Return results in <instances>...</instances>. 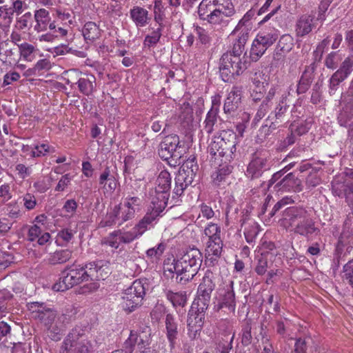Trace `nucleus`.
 I'll use <instances>...</instances> for the list:
<instances>
[{
  "mask_svg": "<svg viewBox=\"0 0 353 353\" xmlns=\"http://www.w3.org/2000/svg\"><path fill=\"white\" fill-rule=\"evenodd\" d=\"M70 318L65 314L59 316L52 324L46 326L48 329V336L53 341L61 339L65 325L69 323Z\"/></svg>",
  "mask_w": 353,
  "mask_h": 353,
  "instance_id": "a211bd4d",
  "label": "nucleus"
},
{
  "mask_svg": "<svg viewBox=\"0 0 353 353\" xmlns=\"http://www.w3.org/2000/svg\"><path fill=\"white\" fill-rule=\"evenodd\" d=\"M342 194L338 192H332L335 196L339 197L345 198V202L347 205L353 210V188H345L342 191Z\"/></svg>",
  "mask_w": 353,
  "mask_h": 353,
  "instance_id": "052dcab7",
  "label": "nucleus"
},
{
  "mask_svg": "<svg viewBox=\"0 0 353 353\" xmlns=\"http://www.w3.org/2000/svg\"><path fill=\"white\" fill-rule=\"evenodd\" d=\"M221 228L216 224L210 223L204 230V234L208 237V240L214 239V237H221Z\"/></svg>",
  "mask_w": 353,
  "mask_h": 353,
  "instance_id": "4d7b16f0",
  "label": "nucleus"
},
{
  "mask_svg": "<svg viewBox=\"0 0 353 353\" xmlns=\"http://www.w3.org/2000/svg\"><path fill=\"white\" fill-rule=\"evenodd\" d=\"M312 342L310 337L299 338L294 344V353H307V350Z\"/></svg>",
  "mask_w": 353,
  "mask_h": 353,
  "instance_id": "3c124183",
  "label": "nucleus"
},
{
  "mask_svg": "<svg viewBox=\"0 0 353 353\" xmlns=\"http://www.w3.org/2000/svg\"><path fill=\"white\" fill-rule=\"evenodd\" d=\"M293 203V200L290 197H283L282 199L279 201L273 207L271 212H270L269 215L270 217L274 216L279 211L281 210H283V213L284 212V210L288 208L287 205L291 204Z\"/></svg>",
  "mask_w": 353,
  "mask_h": 353,
  "instance_id": "864d4df0",
  "label": "nucleus"
},
{
  "mask_svg": "<svg viewBox=\"0 0 353 353\" xmlns=\"http://www.w3.org/2000/svg\"><path fill=\"white\" fill-rule=\"evenodd\" d=\"M342 100L345 106L339 117V121L341 126H346L347 121L353 117V86H350L347 92L342 96Z\"/></svg>",
  "mask_w": 353,
  "mask_h": 353,
  "instance_id": "f3484780",
  "label": "nucleus"
},
{
  "mask_svg": "<svg viewBox=\"0 0 353 353\" xmlns=\"http://www.w3.org/2000/svg\"><path fill=\"white\" fill-rule=\"evenodd\" d=\"M121 204L116 205L110 212L108 213L104 219L101 221L99 226L101 228L109 227L115 225L117 221L121 219Z\"/></svg>",
  "mask_w": 353,
  "mask_h": 353,
  "instance_id": "72a5a7b5",
  "label": "nucleus"
},
{
  "mask_svg": "<svg viewBox=\"0 0 353 353\" xmlns=\"http://www.w3.org/2000/svg\"><path fill=\"white\" fill-rule=\"evenodd\" d=\"M166 297L172 302L174 307H184L187 302L185 292H173L172 291H168Z\"/></svg>",
  "mask_w": 353,
  "mask_h": 353,
  "instance_id": "a18cd8bd",
  "label": "nucleus"
},
{
  "mask_svg": "<svg viewBox=\"0 0 353 353\" xmlns=\"http://www.w3.org/2000/svg\"><path fill=\"white\" fill-rule=\"evenodd\" d=\"M85 278L88 281L104 280L110 274L108 262L99 261L83 265Z\"/></svg>",
  "mask_w": 353,
  "mask_h": 353,
  "instance_id": "2eb2a0df",
  "label": "nucleus"
},
{
  "mask_svg": "<svg viewBox=\"0 0 353 353\" xmlns=\"http://www.w3.org/2000/svg\"><path fill=\"white\" fill-rule=\"evenodd\" d=\"M171 181L172 179L170 174L167 170H163L157 176L155 189L159 191L164 192L166 190L170 192Z\"/></svg>",
  "mask_w": 353,
  "mask_h": 353,
  "instance_id": "e433bc0d",
  "label": "nucleus"
},
{
  "mask_svg": "<svg viewBox=\"0 0 353 353\" xmlns=\"http://www.w3.org/2000/svg\"><path fill=\"white\" fill-rule=\"evenodd\" d=\"M353 71V57H348L341 63L339 69L329 80V94L334 95L341 83L344 81Z\"/></svg>",
  "mask_w": 353,
  "mask_h": 353,
  "instance_id": "f8f14e48",
  "label": "nucleus"
},
{
  "mask_svg": "<svg viewBox=\"0 0 353 353\" xmlns=\"http://www.w3.org/2000/svg\"><path fill=\"white\" fill-rule=\"evenodd\" d=\"M294 46V39L290 34L282 35L279 42L277 43L276 47H278V51L284 52V53H288Z\"/></svg>",
  "mask_w": 353,
  "mask_h": 353,
  "instance_id": "49530a36",
  "label": "nucleus"
},
{
  "mask_svg": "<svg viewBox=\"0 0 353 353\" xmlns=\"http://www.w3.org/2000/svg\"><path fill=\"white\" fill-rule=\"evenodd\" d=\"M20 53L25 59L28 57L34 51V47L28 43H21L19 46Z\"/></svg>",
  "mask_w": 353,
  "mask_h": 353,
  "instance_id": "774afa93",
  "label": "nucleus"
},
{
  "mask_svg": "<svg viewBox=\"0 0 353 353\" xmlns=\"http://www.w3.org/2000/svg\"><path fill=\"white\" fill-rule=\"evenodd\" d=\"M295 109V105L291 106L288 103V97L285 94H282L279 103L276 105L274 114V121L272 122L269 127L268 125L262 126L261 130L265 132L268 131V134L270 129H276L280 126L284 125L286 123L290 122L293 119V112Z\"/></svg>",
  "mask_w": 353,
  "mask_h": 353,
  "instance_id": "1a4fd4ad",
  "label": "nucleus"
},
{
  "mask_svg": "<svg viewBox=\"0 0 353 353\" xmlns=\"http://www.w3.org/2000/svg\"><path fill=\"white\" fill-rule=\"evenodd\" d=\"M50 146L47 144L42 143L41 145H37L34 147L32 150V157H39L41 156H44L46 153L49 152Z\"/></svg>",
  "mask_w": 353,
  "mask_h": 353,
  "instance_id": "338daca9",
  "label": "nucleus"
},
{
  "mask_svg": "<svg viewBox=\"0 0 353 353\" xmlns=\"http://www.w3.org/2000/svg\"><path fill=\"white\" fill-rule=\"evenodd\" d=\"M216 9L222 11L230 12L231 14H235V9L231 0H212Z\"/></svg>",
  "mask_w": 353,
  "mask_h": 353,
  "instance_id": "5fc2aeb1",
  "label": "nucleus"
},
{
  "mask_svg": "<svg viewBox=\"0 0 353 353\" xmlns=\"http://www.w3.org/2000/svg\"><path fill=\"white\" fill-rule=\"evenodd\" d=\"M151 330L149 327H145L139 332H130V336L124 343V353H132L135 346L140 353H148L150 352Z\"/></svg>",
  "mask_w": 353,
  "mask_h": 353,
  "instance_id": "9d476101",
  "label": "nucleus"
},
{
  "mask_svg": "<svg viewBox=\"0 0 353 353\" xmlns=\"http://www.w3.org/2000/svg\"><path fill=\"white\" fill-rule=\"evenodd\" d=\"M248 63L244 56L239 57L224 53L219 61V72L222 80L232 83L247 69Z\"/></svg>",
  "mask_w": 353,
  "mask_h": 353,
  "instance_id": "20e7f679",
  "label": "nucleus"
},
{
  "mask_svg": "<svg viewBox=\"0 0 353 353\" xmlns=\"http://www.w3.org/2000/svg\"><path fill=\"white\" fill-rule=\"evenodd\" d=\"M219 105L215 103V100H213L212 108L208 111L204 121V130L208 134H211L214 131V125L217 121Z\"/></svg>",
  "mask_w": 353,
  "mask_h": 353,
  "instance_id": "c756f323",
  "label": "nucleus"
},
{
  "mask_svg": "<svg viewBox=\"0 0 353 353\" xmlns=\"http://www.w3.org/2000/svg\"><path fill=\"white\" fill-rule=\"evenodd\" d=\"M145 289L143 283L140 280L134 281L128 289L125 290L123 299V307L124 310L131 312L138 306L141 305Z\"/></svg>",
  "mask_w": 353,
  "mask_h": 353,
  "instance_id": "9b49d317",
  "label": "nucleus"
},
{
  "mask_svg": "<svg viewBox=\"0 0 353 353\" xmlns=\"http://www.w3.org/2000/svg\"><path fill=\"white\" fill-rule=\"evenodd\" d=\"M255 14V10L254 9H250L248 10L243 17L239 21L238 24L232 32L231 35L236 34L239 32L247 30V34H249L250 31L252 28V23L250 20Z\"/></svg>",
  "mask_w": 353,
  "mask_h": 353,
  "instance_id": "2f4dec72",
  "label": "nucleus"
},
{
  "mask_svg": "<svg viewBox=\"0 0 353 353\" xmlns=\"http://www.w3.org/2000/svg\"><path fill=\"white\" fill-rule=\"evenodd\" d=\"M95 82V77L92 75L87 77L80 78L77 82L79 91L85 94L89 95L93 91V83Z\"/></svg>",
  "mask_w": 353,
  "mask_h": 353,
  "instance_id": "37998d69",
  "label": "nucleus"
},
{
  "mask_svg": "<svg viewBox=\"0 0 353 353\" xmlns=\"http://www.w3.org/2000/svg\"><path fill=\"white\" fill-rule=\"evenodd\" d=\"M130 17L137 26H145L150 20L147 10L139 6H134L130 10Z\"/></svg>",
  "mask_w": 353,
  "mask_h": 353,
  "instance_id": "c85d7f7f",
  "label": "nucleus"
},
{
  "mask_svg": "<svg viewBox=\"0 0 353 353\" xmlns=\"http://www.w3.org/2000/svg\"><path fill=\"white\" fill-rule=\"evenodd\" d=\"M114 176V170L110 167L105 165L104 170L100 175L99 184L105 187L107 184V181H109L110 178Z\"/></svg>",
  "mask_w": 353,
  "mask_h": 353,
  "instance_id": "0e129e2a",
  "label": "nucleus"
},
{
  "mask_svg": "<svg viewBox=\"0 0 353 353\" xmlns=\"http://www.w3.org/2000/svg\"><path fill=\"white\" fill-rule=\"evenodd\" d=\"M223 241L221 237H214V239L207 242L206 252L214 253V255H221Z\"/></svg>",
  "mask_w": 353,
  "mask_h": 353,
  "instance_id": "09e8293b",
  "label": "nucleus"
},
{
  "mask_svg": "<svg viewBox=\"0 0 353 353\" xmlns=\"http://www.w3.org/2000/svg\"><path fill=\"white\" fill-rule=\"evenodd\" d=\"M85 272L83 265L73 263L67 265L61 272L59 281L54 284L52 289L57 292H64L72 287L86 282Z\"/></svg>",
  "mask_w": 353,
  "mask_h": 353,
  "instance_id": "423d86ee",
  "label": "nucleus"
},
{
  "mask_svg": "<svg viewBox=\"0 0 353 353\" xmlns=\"http://www.w3.org/2000/svg\"><path fill=\"white\" fill-rule=\"evenodd\" d=\"M165 249V245L163 243H160L157 247L148 249L146 251V256L150 259H159V257L163 254Z\"/></svg>",
  "mask_w": 353,
  "mask_h": 353,
  "instance_id": "13d9d810",
  "label": "nucleus"
},
{
  "mask_svg": "<svg viewBox=\"0 0 353 353\" xmlns=\"http://www.w3.org/2000/svg\"><path fill=\"white\" fill-rule=\"evenodd\" d=\"M270 167L271 163L265 154L262 152H256L248 165L246 175L252 180L259 179L265 172L269 170Z\"/></svg>",
  "mask_w": 353,
  "mask_h": 353,
  "instance_id": "ddd939ff",
  "label": "nucleus"
},
{
  "mask_svg": "<svg viewBox=\"0 0 353 353\" xmlns=\"http://www.w3.org/2000/svg\"><path fill=\"white\" fill-rule=\"evenodd\" d=\"M203 326L196 323L195 321H192V319L190 320L187 319L188 335L192 340L197 338Z\"/></svg>",
  "mask_w": 353,
  "mask_h": 353,
  "instance_id": "8fccbe9b",
  "label": "nucleus"
},
{
  "mask_svg": "<svg viewBox=\"0 0 353 353\" xmlns=\"http://www.w3.org/2000/svg\"><path fill=\"white\" fill-rule=\"evenodd\" d=\"M34 19L37 23L34 26V30L38 32L46 31L50 21L49 12L43 8L36 10Z\"/></svg>",
  "mask_w": 353,
  "mask_h": 353,
  "instance_id": "cd10ccee",
  "label": "nucleus"
},
{
  "mask_svg": "<svg viewBox=\"0 0 353 353\" xmlns=\"http://www.w3.org/2000/svg\"><path fill=\"white\" fill-rule=\"evenodd\" d=\"M216 10V7L212 0H202L198 8L199 17L201 20L206 21Z\"/></svg>",
  "mask_w": 353,
  "mask_h": 353,
  "instance_id": "4c0bfd02",
  "label": "nucleus"
},
{
  "mask_svg": "<svg viewBox=\"0 0 353 353\" xmlns=\"http://www.w3.org/2000/svg\"><path fill=\"white\" fill-rule=\"evenodd\" d=\"M252 327L249 323H246L241 330V344L246 347L252 343V336L251 333Z\"/></svg>",
  "mask_w": 353,
  "mask_h": 353,
  "instance_id": "603ef678",
  "label": "nucleus"
},
{
  "mask_svg": "<svg viewBox=\"0 0 353 353\" xmlns=\"http://www.w3.org/2000/svg\"><path fill=\"white\" fill-rule=\"evenodd\" d=\"M283 219H288L290 225H295L294 232L303 236H309L320 230L315 227V222L309 212L303 208H287L283 212Z\"/></svg>",
  "mask_w": 353,
  "mask_h": 353,
  "instance_id": "7ed1b4c3",
  "label": "nucleus"
},
{
  "mask_svg": "<svg viewBox=\"0 0 353 353\" xmlns=\"http://www.w3.org/2000/svg\"><path fill=\"white\" fill-rule=\"evenodd\" d=\"M340 61L339 54L336 52H332L326 57L325 65L329 69L334 70L338 67Z\"/></svg>",
  "mask_w": 353,
  "mask_h": 353,
  "instance_id": "6e6d98bb",
  "label": "nucleus"
},
{
  "mask_svg": "<svg viewBox=\"0 0 353 353\" xmlns=\"http://www.w3.org/2000/svg\"><path fill=\"white\" fill-rule=\"evenodd\" d=\"M272 256V254L269 251L263 252L256 256L254 271L258 275L265 274L268 269L270 268L272 263H270V260Z\"/></svg>",
  "mask_w": 353,
  "mask_h": 353,
  "instance_id": "a878e982",
  "label": "nucleus"
},
{
  "mask_svg": "<svg viewBox=\"0 0 353 353\" xmlns=\"http://www.w3.org/2000/svg\"><path fill=\"white\" fill-rule=\"evenodd\" d=\"M166 336L171 349H173L178 336V325L174 316L168 314L165 317Z\"/></svg>",
  "mask_w": 353,
  "mask_h": 353,
  "instance_id": "5701e85b",
  "label": "nucleus"
},
{
  "mask_svg": "<svg viewBox=\"0 0 353 353\" xmlns=\"http://www.w3.org/2000/svg\"><path fill=\"white\" fill-rule=\"evenodd\" d=\"M176 281L185 285L196 275L203 262V254L196 248L188 250L179 259L174 261Z\"/></svg>",
  "mask_w": 353,
  "mask_h": 353,
  "instance_id": "f257e3e1",
  "label": "nucleus"
},
{
  "mask_svg": "<svg viewBox=\"0 0 353 353\" xmlns=\"http://www.w3.org/2000/svg\"><path fill=\"white\" fill-rule=\"evenodd\" d=\"M277 93L278 88L276 87H272L269 90L256 112V118L261 119L265 116L272 107V100Z\"/></svg>",
  "mask_w": 353,
  "mask_h": 353,
  "instance_id": "393cba45",
  "label": "nucleus"
},
{
  "mask_svg": "<svg viewBox=\"0 0 353 353\" xmlns=\"http://www.w3.org/2000/svg\"><path fill=\"white\" fill-rule=\"evenodd\" d=\"M236 138V134L233 130H222L219 136L213 138L208 148V152L215 159L220 157L222 162H230L235 156Z\"/></svg>",
  "mask_w": 353,
  "mask_h": 353,
  "instance_id": "f03ea898",
  "label": "nucleus"
},
{
  "mask_svg": "<svg viewBox=\"0 0 353 353\" xmlns=\"http://www.w3.org/2000/svg\"><path fill=\"white\" fill-rule=\"evenodd\" d=\"M161 143H163V146L167 145L168 148L170 147V148L176 150V152H180V154L182 155L185 152L184 145L181 143L179 136L176 134L165 136Z\"/></svg>",
  "mask_w": 353,
  "mask_h": 353,
  "instance_id": "58836bf2",
  "label": "nucleus"
},
{
  "mask_svg": "<svg viewBox=\"0 0 353 353\" xmlns=\"http://www.w3.org/2000/svg\"><path fill=\"white\" fill-rule=\"evenodd\" d=\"M139 230H136L134 226L132 231L122 232V235L120 236V241L124 243H129L136 238L141 236V234H139Z\"/></svg>",
  "mask_w": 353,
  "mask_h": 353,
  "instance_id": "e2e57ef3",
  "label": "nucleus"
},
{
  "mask_svg": "<svg viewBox=\"0 0 353 353\" xmlns=\"http://www.w3.org/2000/svg\"><path fill=\"white\" fill-rule=\"evenodd\" d=\"M159 157L165 160L168 161L170 159L172 160L180 159L182 157V154H180V152H176L174 149L168 148L167 145L163 146V143L161 142L159 148Z\"/></svg>",
  "mask_w": 353,
  "mask_h": 353,
  "instance_id": "c03bdc74",
  "label": "nucleus"
},
{
  "mask_svg": "<svg viewBox=\"0 0 353 353\" xmlns=\"http://www.w3.org/2000/svg\"><path fill=\"white\" fill-rule=\"evenodd\" d=\"M72 256V252L69 250H61L52 254L48 262L52 265L64 263L67 262Z\"/></svg>",
  "mask_w": 353,
  "mask_h": 353,
  "instance_id": "ea45409f",
  "label": "nucleus"
},
{
  "mask_svg": "<svg viewBox=\"0 0 353 353\" xmlns=\"http://www.w3.org/2000/svg\"><path fill=\"white\" fill-rule=\"evenodd\" d=\"M140 181L138 180H132L130 179L129 182H125V189L129 194L135 195L139 192L141 185Z\"/></svg>",
  "mask_w": 353,
  "mask_h": 353,
  "instance_id": "69168bd1",
  "label": "nucleus"
},
{
  "mask_svg": "<svg viewBox=\"0 0 353 353\" xmlns=\"http://www.w3.org/2000/svg\"><path fill=\"white\" fill-rule=\"evenodd\" d=\"M212 293V292H210L207 290L203 291L202 289L198 288L196 296L192 305L208 309L211 300Z\"/></svg>",
  "mask_w": 353,
  "mask_h": 353,
  "instance_id": "a19ab883",
  "label": "nucleus"
},
{
  "mask_svg": "<svg viewBox=\"0 0 353 353\" xmlns=\"http://www.w3.org/2000/svg\"><path fill=\"white\" fill-rule=\"evenodd\" d=\"M195 158L188 159L180 168L174 179L175 185L173 194L176 196H181L185 188L191 185L199 170Z\"/></svg>",
  "mask_w": 353,
  "mask_h": 353,
  "instance_id": "0eeeda50",
  "label": "nucleus"
},
{
  "mask_svg": "<svg viewBox=\"0 0 353 353\" xmlns=\"http://www.w3.org/2000/svg\"><path fill=\"white\" fill-rule=\"evenodd\" d=\"M312 18L310 16H302L296 23V32L299 37H303L312 31Z\"/></svg>",
  "mask_w": 353,
  "mask_h": 353,
  "instance_id": "c9c22d12",
  "label": "nucleus"
},
{
  "mask_svg": "<svg viewBox=\"0 0 353 353\" xmlns=\"http://www.w3.org/2000/svg\"><path fill=\"white\" fill-rule=\"evenodd\" d=\"M32 318L39 321L45 326L52 324L56 318V312L43 302H31L28 304Z\"/></svg>",
  "mask_w": 353,
  "mask_h": 353,
  "instance_id": "4468645a",
  "label": "nucleus"
},
{
  "mask_svg": "<svg viewBox=\"0 0 353 353\" xmlns=\"http://www.w3.org/2000/svg\"><path fill=\"white\" fill-rule=\"evenodd\" d=\"M206 310L207 309L205 308L192 305L191 309L188 312V319H192V321H195L196 323L203 326Z\"/></svg>",
  "mask_w": 353,
  "mask_h": 353,
  "instance_id": "79ce46f5",
  "label": "nucleus"
},
{
  "mask_svg": "<svg viewBox=\"0 0 353 353\" xmlns=\"http://www.w3.org/2000/svg\"><path fill=\"white\" fill-rule=\"evenodd\" d=\"M161 214L158 213L155 210H152L150 212H148L145 216L139 221V223L135 225V229L138 230L139 233V234H143L147 230L148 225L152 223L158 216H160Z\"/></svg>",
  "mask_w": 353,
  "mask_h": 353,
  "instance_id": "473e14b6",
  "label": "nucleus"
},
{
  "mask_svg": "<svg viewBox=\"0 0 353 353\" xmlns=\"http://www.w3.org/2000/svg\"><path fill=\"white\" fill-rule=\"evenodd\" d=\"M273 189L275 192L290 190L300 192L302 190V183L298 177L295 176L293 172H291L276 183Z\"/></svg>",
  "mask_w": 353,
  "mask_h": 353,
  "instance_id": "dca6fc26",
  "label": "nucleus"
},
{
  "mask_svg": "<svg viewBox=\"0 0 353 353\" xmlns=\"http://www.w3.org/2000/svg\"><path fill=\"white\" fill-rule=\"evenodd\" d=\"M279 37L275 29L260 31L254 39L250 52V57L252 61H257L272 46Z\"/></svg>",
  "mask_w": 353,
  "mask_h": 353,
  "instance_id": "6e6552de",
  "label": "nucleus"
},
{
  "mask_svg": "<svg viewBox=\"0 0 353 353\" xmlns=\"http://www.w3.org/2000/svg\"><path fill=\"white\" fill-rule=\"evenodd\" d=\"M161 35V29L159 28L157 29V30L153 31L151 35H148L145 37L144 40V45L148 47L154 46L159 42Z\"/></svg>",
  "mask_w": 353,
  "mask_h": 353,
  "instance_id": "680f3d73",
  "label": "nucleus"
},
{
  "mask_svg": "<svg viewBox=\"0 0 353 353\" xmlns=\"http://www.w3.org/2000/svg\"><path fill=\"white\" fill-rule=\"evenodd\" d=\"M345 188H353V170H347L345 176L341 179L335 180L332 183V192H338L342 194L341 190L344 191Z\"/></svg>",
  "mask_w": 353,
  "mask_h": 353,
  "instance_id": "b1692460",
  "label": "nucleus"
},
{
  "mask_svg": "<svg viewBox=\"0 0 353 353\" xmlns=\"http://www.w3.org/2000/svg\"><path fill=\"white\" fill-rule=\"evenodd\" d=\"M230 12L222 11L216 9L209 17L207 18V21L212 26L217 28L226 27L231 20Z\"/></svg>",
  "mask_w": 353,
  "mask_h": 353,
  "instance_id": "412c9836",
  "label": "nucleus"
},
{
  "mask_svg": "<svg viewBox=\"0 0 353 353\" xmlns=\"http://www.w3.org/2000/svg\"><path fill=\"white\" fill-rule=\"evenodd\" d=\"M316 68L315 63L305 67L297 84L296 93L298 94H304L309 90L314 78Z\"/></svg>",
  "mask_w": 353,
  "mask_h": 353,
  "instance_id": "6ab92c4d",
  "label": "nucleus"
},
{
  "mask_svg": "<svg viewBox=\"0 0 353 353\" xmlns=\"http://www.w3.org/2000/svg\"><path fill=\"white\" fill-rule=\"evenodd\" d=\"M83 35L86 41H94L101 36V30L94 22L85 23L82 30Z\"/></svg>",
  "mask_w": 353,
  "mask_h": 353,
  "instance_id": "f704fd0d",
  "label": "nucleus"
},
{
  "mask_svg": "<svg viewBox=\"0 0 353 353\" xmlns=\"http://www.w3.org/2000/svg\"><path fill=\"white\" fill-rule=\"evenodd\" d=\"M170 192L165 190L159 191L154 189V194L152 195L151 208L161 214L168 205Z\"/></svg>",
  "mask_w": 353,
  "mask_h": 353,
  "instance_id": "4be33fe9",
  "label": "nucleus"
},
{
  "mask_svg": "<svg viewBox=\"0 0 353 353\" xmlns=\"http://www.w3.org/2000/svg\"><path fill=\"white\" fill-rule=\"evenodd\" d=\"M242 88L234 87L228 94L223 106L225 114H231L237 110L241 103Z\"/></svg>",
  "mask_w": 353,
  "mask_h": 353,
  "instance_id": "aec40b11",
  "label": "nucleus"
},
{
  "mask_svg": "<svg viewBox=\"0 0 353 353\" xmlns=\"http://www.w3.org/2000/svg\"><path fill=\"white\" fill-rule=\"evenodd\" d=\"M213 279L214 276L212 272L207 270L198 288L202 289L203 291L207 290L210 292H212L215 288V283L213 281Z\"/></svg>",
  "mask_w": 353,
  "mask_h": 353,
  "instance_id": "de8ad7c7",
  "label": "nucleus"
},
{
  "mask_svg": "<svg viewBox=\"0 0 353 353\" xmlns=\"http://www.w3.org/2000/svg\"><path fill=\"white\" fill-rule=\"evenodd\" d=\"M235 295L232 287L228 288L222 298L220 300L217 307L218 310L227 308L230 312H234L235 310Z\"/></svg>",
  "mask_w": 353,
  "mask_h": 353,
  "instance_id": "bb28decb",
  "label": "nucleus"
},
{
  "mask_svg": "<svg viewBox=\"0 0 353 353\" xmlns=\"http://www.w3.org/2000/svg\"><path fill=\"white\" fill-rule=\"evenodd\" d=\"M343 273V278L347 281L348 284L353 288V259L344 265Z\"/></svg>",
  "mask_w": 353,
  "mask_h": 353,
  "instance_id": "bf43d9fd",
  "label": "nucleus"
},
{
  "mask_svg": "<svg viewBox=\"0 0 353 353\" xmlns=\"http://www.w3.org/2000/svg\"><path fill=\"white\" fill-rule=\"evenodd\" d=\"M90 341L85 331L80 327L73 328L64 339L60 353H90Z\"/></svg>",
  "mask_w": 353,
  "mask_h": 353,
  "instance_id": "39448f33",
  "label": "nucleus"
},
{
  "mask_svg": "<svg viewBox=\"0 0 353 353\" xmlns=\"http://www.w3.org/2000/svg\"><path fill=\"white\" fill-rule=\"evenodd\" d=\"M247 30L239 32L236 33L237 39L233 45L232 50L228 51L225 53H231L232 55L241 57L245 50V45L248 41L249 34H247Z\"/></svg>",
  "mask_w": 353,
  "mask_h": 353,
  "instance_id": "7c9ffc66",
  "label": "nucleus"
}]
</instances>
